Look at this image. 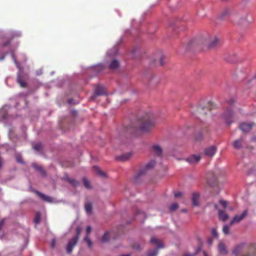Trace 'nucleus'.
Segmentation results:
<instances>
[{"instance_id": "17", "label": "nucleus", "mask_w": 256, "mask_h": 256, "mask_svg": "<svg viewBox=\"0 0 256 256\" xmlns=\"http://www.w3.org/2000/svg\"><path fill=\"white\" fill-rule=\"evenodd\" d=\"M200 194L198 192H194L192 194V202L194 206H198L199 205L198 199Z\"/></svg>"}, {"instance_id": "8", "label": "nucleus", "mask_w": 256, "mask_h": 256, "mask_svg": "<svg viewBox=\"0 0 256 256\" xmlns=\"http://www.w3.org/2000/svg\"><path fill=\"white\" fill-rule=\"evenodd\" d=\"M106 94V90L104 87L98 86L95 89L94 94L90 98V100H94L98 96L104 95Z\"/></svg>"}, {"instance_id": "24", "label": "nucleus", "mask_w": 256, "mask_h": 256, "mask_svg": "<svg viewBox=\"0 0 256 256\" xmlns=\"http://www.w3.org/2000/svg\"><path fill=\"white\" fill-rule=\"evenodd\" d=\"M94 170L100 176L105 177L106 176V174L103 172L97 166H94L93 167Z\"/></svg>"}, {"instance_id": "27", "label": "nucleus", "mask_w": 256, "mask_h": 256, "mask_svg": "<svg viewBox=\"0 0 256 256\" xmlns=\"http://www.w3.org/2000/svg\"><path fill=\"white\" fill-rule=\"evenodd\" d=\"M220 42V39L217 36H215L210 44V48L214 47L219 44Z\"/></svg>"}, {"instance_id": "4", "label": "nucleus", "mask_w": 256, "mask_h": 256, "mask_svg": "<svg viewBox=\"0 0 256 256\" xmlns=\"http://www.w3.org/2000/svg\"><path fill=\"white\" fill-rule=\"evenodd\" d=\"M156 162L154 160H151L150 162L146 164L144 168H140L136 174L134 176V182L138 183V180L142 176L145 174L148 170L153 168L155 165Z\"/></svg>"}, {"instance_id": "2", "label": "nucleus", "mask_w": 256, "mask_h": 256, "mask_svg": "<svg viewBox=\"0 0 256 256\" xmlns=\"http://www.w3.org/2000/svg\"><path fill=\"white\" fill-rule=\"evenodd\" d=\"M232 254L234 256H256V244L240 243L233 248Z\"/></svg>"}, {"instance_id": "41", "label": "nucleus", "mask_w": 256, "mask_h": 256, "mask_svg": "<svg viewBox=\"0 0 256 256\" xmlns=\"http://www.w3.org/2000/svg\"><path fill=\"white\" fill-rule=\"evenodd\" d=\"M182 195V193L181 192H176L174 194V197L176 198H178V197Z\"/></svg>"}, {"instance_id": "45", "label": "nucleus", "mask_w": 256, "mask_h": 256, "mask_svg": "<svg viewBox=\"0 0 256 256\" xmlns=\"http://www.w3.org/2000/svg\"><path fill=\"white\" fill-rule=\"evenodd\" d=\"M17 161L18 162H20V163H22V159L21 158H17Z\"/></svg>"}, {"instance_id": "32", "label": "nucleus", "mask_w": 256, "mask_h": 256, "mask_svg": "<svg viewBox=\"0 0 256 256\" xmlns=\"http://www.w3.org/2000/svg\"><path fill=\"white\" fill-rule=\"evenodd\" d=\"M178 208V204L177 203H174L170 206L169 210L170 212H174L177 210Z\"/></svg>"}, {"instance_id": "33", "label": "nucleus", "mask_w": 256, "mask_h": 256, "mask_svg": "<svg viewBox=\"0 0 256 256\" xmlns=\"http://www.w3.org/2000/svg\"><path fill=\"white\" fill-rule=\"evenodd\" d=\"M223 232L225 234H228L230 232V227L227 225H224L222 228Z\"/></svg>"}, {"instance_id": "30", "label": "nucleus", "mask_w": 256, "mask_h": 256, "mask_svg": "<svg viewBox=\"0 0 256 256\" xmlns=\"http://www.w3.org/2000/svg\"><path fill=\"white\" fill-rule=\"evenodd\" d=\"M40 220V212H36L35 214V217L34 218V222L36 224L39 223Z\"/></svg>"}, {"instance_id": "13", "label": "nucleus", "mask_w": 256, "mask_h": 256, "mask_svg": "<svg viewBox=\"0 0 256 256\" xmlns=\"http://www.w3.org/2000/svg\"><path fill=\"white\" fill-rule=\"evenodd\" d=\"M17 82L19 84L22 88H26L27 84L26 82L24 80L22 77V74L21 72H19L17 76Z\"/></svg>"}, {"instance_id": "42", "label": "nucleus", "mask_w": 256, "mask_h": 256, "mask_svg": "<svg viewBox=\"0 0 256 256\" xmlns=\"http://www.w3.org/2000/svg\"><path fill=\"white\" fill-rule=\"evenodd\" d=\"M208 130L207 128H203L201 132L202 133H208Z\"/></svg>"}, {"instance_id": "12", "label": "nucleus", "mask_w": 256, "mask_h": 256, "mask_svg": "<svg viewBox=\"0 0 256 256\" xmlns=\"http://www.w3.org/2000/svg\"><path fill=\"white\" fill-rule=\"evenodd\" d=\"M254 125V124L242 123L239 127L242 132H247L251 130Z\"/></svg>"}, {"instance_id": "9", "label": "nucleus", "mask_w": 256, "mask_h": 256, "mask_svg": "<svg viewBox=\"0 0 256 256\" xmlns=\"http://www.w3.org/2000/svg\"><path fill=\"white\" fill-rule=\"evenodd\" d=\"M248 210H244L240 215H236L230 222V225L232 226L235 223H238L243 220L248 215Z\"/></svg>"}, {"instance_id": "29", "label": "nucleus", "mask_w": 256, "mask_h": 256, "mask_svg": "<svg viewBox=\"0 0 256 256\" xmlns=\"http://www.w3.org/2000/svg\"><path fill=\"white\" fill-rule=\"evenodd\" d=\"M33 148L38 152H40L42 148V145L40 142L35 144L33 146Z\"/></svg>"}, {"instance_id": "25", "label": "nucleus", "mask_w": 256, "mask_h": 256, "mask_svg": "<svg viewBox=\"0 0 256 256\" xmlns=\"http://www.w3.org/2000/svg\"><path fill=\"white\" fill-rule=\"evenodd\" d=\"M118 66L119 62L116 60H113L110 65V68L112 70H115L117 68Z\"/></svg>"}, {"instance_id": "48", "label": "nucleus", "mask_w": 256, "mask_h": 256, "mask_svg": "<svg viewBox=\"0 0 256 256\" xmlns=\"http://www.w3.org/2000/svg\"><path fill=\"white\" fill-rule=\"evenodd\" d=\"M208 242L210 244H212V240L211 239H209L208 240Z\"/></svg>"}, {"instance_id": "23", "label": "nucleus", "mask_w": 256, "mask_h": 256, "mask_svg": "<svg viewBox=\"0 0 256 256\" xmlns=\"http://www.w3.org/2000/svg\"><path fill=\"white\" fill-rule=\"evenodd\" d=\"M84 208L88 214H91L92 212V204L90 202H86L84 204Z\"/></svg>"}, {"instance_id": "37", "label": "nucleus", "mask_w": 256, "mask_h": 256, "mask_svg": "<svg viewBox=\"0 0 256 256\" xmlns=\"http://www.w3.org/2000/svg\"><path fill=\"white\" fill-rule=\"evenodd\" d=\"M219 202L224 208H226V207L228 204L226 201L224 200H220L219 201Z\"/></svg>"}, {"instance_id": "38", "label": "nucleus", "mask_w": 256, "mask_h": 256, "mask_svg": "<svg viewBox=\"0 0 256 256\" xmlns=\"http://www.w3.org/2000/svg\"><path fill=\"white\" fill-rule=\"evenodd\" d=\"M198 252H199V248L197 249L196 250L194 253L192 254L186 253V254H184V256H194Z\"/></svg>"}, {"instance_id": "10", "label": "nucleus", "mask_w": 256, "mask_h": 256, "mask_svg": "<svg viewBox=\"0 0 256 256\" xmlns=\"http://www.w3.org/2000/svg\"><path fill=\"white\" fill-rule=\"evenodd\" d=\"M216 148L214 146H211L204 150V154L208 156L212 157L214 156L216 152Z\"/></svg>"}, {"instance_id": "31", "label": "nucleus", "mask_w": 256, "mask_h": 256, "mask_svg": "<svg viewBox=\"0 0 256 256\" xmlns=\"http://www.w3.org/2000/svg\"><path fill=\"white\" fill-rule=\"evenodd\" d=\"M84 185L87 188H90L91 186L90 183V182L86 179V178H82Z\"/></svg>"}, {"instance_id": "50", "label": "nucleus", "mask_w": 256, "mask_h": 256, "mask_svg": "<svg viewBox=\"0 0 256 256\" xmlns=\"http://www.w3.org/2000/svg\"><path fill=\"white\" fill-rule=\"evenodd\" d=\"M204 256H208L206 254V252H204Z\"/></svg>"}, {"instance_id": "16", "label": "nucleus", "mask_w": 256, "mask_h": 256, "mask_svg": "<svg viewBox=\"0 0 256 256\" xmlns=\"http://www.w3.org/2000/svg\"><path fill=\"white\" fill-rule=\"evenodd\" d=\"M32 168H34L36 170L40 172L42 176H46V172L41 166L38 165L36 163L32 164Z\"/></svg>"}, {"instance_id": "35", "label": "nucleus", "mask_w": 256, "mask_h": 256, "mask_svg": "<svg viewBox=\"0 0 256 256\" xmlns=\"http://www.w3.org/2000/svg\"><path fill=\"white\" fill-rule=\"evenodd\" d=\"M84 240L88 244V247L90 248L92 246V242L88 236L84 238Z\"/></svg>"}, {"instance_id": "47", "label": "nucleus", "mask_w": 256, "mask_h": 256, "mask_svg": "<svg viewBox=\"0 0 256 256\" xmlns=\"http://www.w3.org/2000/svg\"><path fill=\"white\" fill-rule=\"evenodd\" d=\"M214 208L215 209L218 210V206L216 204H214Z\"/></svg>"}, {"instance_id": "3", "label": "nucleus", "mask_w": 256, "mask_h": 256, "mask_svg": "<svg viewBox=\"0 0 256 256\" xmlns=\"http://www.w3.org/2000/svg\"><path fill=\"white\" fill-rule=\"evenodd\" d=\"M76 234L73 238L70 240L66 246V252L68 254H70L72 253L74 247L76 244L79 236L81 232V228L80 227H78L76 229Z\"/></svg>"}, {"instance_id": "54", "label": "nucleus", "mask_w": 256, "mask_h": 256, "mask_svg": "<svg viewBox=\"0 0 256 256\" xmlns=\"http://www.w3.org/2000/svg\"><path fill=\"white\" fill-rule=\"evenodd\" d=\"M255 78H256V75H255Z\"/></svg>"}, {"instance_id": "18", "label": "nucleus", "mask_w": 256, "mask_h": 256, "mask_svg": "<svg viewBox=\"0 0 256 256\" xmlns=\"http://www.w3.org/2000/svg\"><path fill=\"white\" fill-rule=\"evenodd\" d=\"M131 156L132 154L130 152H128L117 156L116 159L120 161H126L128 160Z\"/></svg>"}, {"instance_id": "21", "label": "nucleus", "mask_w": 256, "mask_h": 256, "mask_svg": "<svg viewBox=\"0 0 256 256\" xmlns=\"http://www.w3.org/2000/svg\"><path fill=\"white\" fill-rule=\"evenodd\" d=\"M218 250L220 254H226L228 253V250L224 244L222 242L218 244Z\"/></svg>"}, {"instance_id": "43", "label": "nucleus", "mask_w": 256, "mask_h": 256, "mask_svg": "<svg viewBox=\"0 0 256 256\" xmlns=\"http://www.w3.org/2000/svg\"><path fill=\"white\" fill-rule=\"evenodd\" d=\"M203 137L202 134H200L198 136H196V140H201Z\"/></svg>"}, {"instance_id": "53", "label": "nucleus", "mask_w": 256, "mask_h": 256, "mask_svg": "<svg viewBox=\"0 0 256 256\" xmlns=\"http://www.w3.org/2000/svg\"><path fill=\"white\" fill-rule=\"evenodd\" d=\"M8 44V43L4 44V46H6V44Z\"/></svg>"}, {"instance_id": "22", "label": "nucleus", "mask_w": 256, "mask_h": 256, "mask_svg": "<svg viewBox=\"0 0 256 256\" xmlns=\"http://www.w3.org/2000/svg\"><path fill=\"white\" fill-rule=\"evenodd\" d=\"M66 180L68 182L71 184V185L72 186H73L74 187H77L80 184V183L77 180H74V179H72L70 178H66Z\"/></svg>"}, {"instance_id": "11", "label": "nucleus", "mask_w": 256, "mask_h": 256, "mask_svg": "<svg viewBox=\"0 0 256 256\" xmlns=\"http://www.w3.org/2000/svg\"><path fill=\"white\" fill-rule=\"evenodd\" d=\"M200 156L199 155H192L186 159V160L191 164H197L200 160Z\"/></svg>"}, {"instance_id": "1", "label": "nucleus", "mask_w": 256, "mask_h": 256, "mask_svg": "<svg viewBox=\"0 0 256 256\" xmlns=\"http://www.w3.org/2000/svg\"><path fill=\"white\" fill-rule=\"evenodd\" d=\"M156 125L154 114L151 113H146L138 118L135 124L132 126L135 130H138L142 132H146L152 130Z\"/></svg>"}, {"instance_id": "44", "label": "nucleus", "mask_w": 256, "mask_h": 256, "mask_svg": "<svg viewBox=\"0 0 256 256\" xmlns=\"http://www.w3.org/2000/svg\"><path fill=\"white\" fill-rule=\"evenodd\" d=\"M55 244H56V240L55 239H52V242H51V246L52 248H54L55 246Z\"/></svg>"}, {"instance_id": "5", "label": "nucleus", "mask_w": 256, "mask_h": 256, "mask_svg": "<svg viewBox=\"0 0 256 256\" xmlns=\"http://www.w3.org/2000/svg\"><path fill=\"white\" fill-rule=\"evenodd\" d=\"M150 242L156 244L157 246V248L153 250H149L146 256H156L158 253V249L160 248H164V246L161 240L156 238L154 237H152L151 238Z\"/></svg>"}, {"instance_id": "26", "label": "nucleus", "mask_w": 256, "mask_h": 256, "mask_svg": "<svg viewBox=\"0 0 256 256\" xmlns=\"http://www.w3.org/2000/svg\"><path fill=\"white\" fill-rule=\"evenodd\" d=\"M110 234L108 232H106L102 238V242L105 243L108 242L110 240Z\"/></svg>"}, {"instance_id": "15", "label": "nucleus", "mask_w": 256, "mask_h": 256, "mask_svg": "<svg viewBox=\"0 0 256 256\" xmlns=\"http://www.w3.org/2000/svg\"><path fill=\"white\" fill-rule=\"evenodd\" d=\"M152 149L154 154L158 156H160L162 154V150L158 145H154Z\"/></svg>"}, {"instance_id": "34", "label": "nucleus", "mask_w": 256, "mask_h": 256, "mask_svg": "<svg viewBox=\"0 0 256 256\" xmlns=\"http://www.w3.org/2000/svg\"><path fill=\"white\" fill-rule=\"evenodd\" d=\"M212 235L216 238H218V234L216 230L214 228H213L212 230Z\"/></svg>"}, {"instance_id": "19", "label": "nucleus", "mask_w": 256, "mask_h": 256, "mask_svg": "<svg viewBox=\"0 0 256 256\" xmlns=\"http://www.w3.org/2000/svg\"><path fill=\"white\" fill-rule=\"evenodd\" d=\"M218 216L220 220L225 222L228 218V214L224 210H218Z\"/></svg>"}, {"instance_id": "6", "label": "nucleus", "mask_w": 256, "mask_h": 256, "mask_svg": "<svg viewBox=\"0 0 256 256\" xmlns=\"http://www.w3.org/2000/svg\"><path fill=\"white\" fill-rule=\"evenodd\" d=\"M218 172H209L206 174V180L208 184L211 187H214L217 184Z\"/></svg>"}, {"instance_id": "36", "label": "nucleus", "mask_w": 256, "mask_h": 256, "mask_svg": "<svg viewBox=\"0 0 256 256\" xmlns=\"http://www.w3.org/2000/svg\"><path fill=\"white\" fill-rule=\"evenodd\" d=\"M164 58H165L163 54H161L160 56V60H159L160 64V66H163L164 64Z\"/></svg>"}, {"instance_id": "46", "label": "nucleus", "mask_w": 256, "mask_h": 256, "mask_svg": "<svg viewBox=\"0 0 256 256\" xmlns=\"http://www.w3.org/2000/svg\"><path fill=\"white\" fill-rule=\"evenodd\" d=\"M68 102L70 104H72V99H71V98L68 99Z\"/></svg>"}, {"instance_id": "14", "label": "nucleus", "mask_w": 256, "mask_h": 256, "mask_svg": "<svg viewBox=\"0 0 256 256\" xmlns=\"http://www.w3.org/2000/svg\"><path fill=\"white\" fill-rule=\"evenodd\" d=\"M36 194L39 196L43 200L46 202H53V198L52 197L48 196L44 194L41 193L40 192L36 191Z\"/></svg>"}, {"instance_id": "39", "label": "nucleus", "mask_w": 256, "mask_h": 256, "mask_svg": "<svg viewBox=\"0 0 256 256\" xmlns=\"http://www.w3.org/2000/svg\"><path fill=\"white\" fill-rule=\"evenodd\" d=\"M229 13L230 10H226L222 13V17H224L228 15Z\"/></svg>"}, {"instance_id": "49", "label": "nucleus", "mask_w": 256, "mask_h": 256, "mask_svg": "<svg viewBox=\"0 0 256 256\" xmlns=\"http://www.w3.org/2000/svg\"><path fill=\"white\" fill-rule=\"evenodd\" d=\"M182 212H187V210H186V209H184V210H182Z\"/></svg>"}, {"instance_id": "52", "label": "nucleus", "mask_w": 256, "mask_h": 256, "mask_svg": "<svg viewBox=\"0 0 256 256\" xmlns=\"http://www.w3.org/2000/svg\"><path fill=\"white\" fill-rule=\"evenodd\" d=\"M246 16H244V18L242 19L243 20H246Z\"/></svg>"}, {"instance_id": "28", "label": "nucleus", "mask_w": 256, "mask_h": 256, "mask_svg": "<svg viewBox=\"0 0 256 256\" xmlns=\"http://www.w3.org/2000/svg\"><path fill=\"white\" fill-rule=\"evenodd\" d=\"M242 140H236L233 144V146L234 148L238 149L242 148Z\"/></svg>"}, {"instance_id": "20", "label": "nucleus", "mask_w": 256, "mask_h": 256, "mask_svg": "<svg viewBox=\"0 0 256 256\" xmlns=\"http://www.w3.org/2000/svg\"><path fill=\"white\" fill-rule=\"evenodd\" d=\"M233 112L231 109H228L224 116L227 123L230 124V122L231 118Z\"/></svg>"}, {"instance_id": "51", "label": "nucleus", "mask_w": 256, "mask_h": 256, "mask_svg": "<svg viewBox=\"0 0 256 256\" xmlns=\"http://www.w3.org/2000/svg\"><path fill=\"white\" fill-rule=\"evenodd\" d=\"M232 102V103H234V100H231V101L230 102V104H231Z\"/></svg>"}, {"instance_id": "7", "label": "nucleus", "mask_w": 256, "mask_h": 256, "mask_svg": "<svg viewBox=\"0 0 256 256\" xmlns=\"http://www.w3.org/2000/svg\"><path fill=\"white\" fill-rule=\"evenodd\" d=\"M214 108V105L211 102H208L204 106H198L197 108L196 112L199 116L205 115L206 111H210Z\"/></svg>"}, {"instance_id": "40", "label": "nucleus", "mask_w": 256, "mask_h": 256, "mask_svg": "<svg viewBox=\"0 0 256 256\" xmlns=\"http://www.w3.org/2000/svg\"><path fill=\"white\" fill-rule=\"evenodd\" d=\"M92 230L91 227L90 226H88L86 228V236H88L90 233V232Z\"/></svg>"}]
</instances>
